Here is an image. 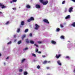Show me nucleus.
<instances>
[{"instance_id":"obj_44","label":"nucleus","mask_w":75,"mask_h":75,"mask_svg":"<svg viewBox=\"0 0 75 75\" xmlns=\"http://www.w3.org/2000/svg\"><path fill=\"white\" fill-rule=\"evenodd\" d=\"M13 37L14 38H16V35H14Z\"/></svg>"},{"instance_id":"obj_12","label":"nucleus","mask_w":75,"mask_h":75,"mask_svg":"<svg viewBox=\"0 0 75 75\" xmlns=\"http://www.w3.org/2000/svg\"><path fill=\"white\" fill-rule=\"evenodd\" d=\"M21 25H24V21H22L21 23Z\"/></svg>"},{"instance_id":"obj_51","label":"nucleus","mask_w":75,"mask_h":75,"mask_svg":"<svg viewBox=\"0 0 75 75\" xmlns=\"http://www.w3.org/2000/svg\"><path fill=\"white\" fill-rule=\"evenodd\" d=\"M0 14H2V12H0Z\"/></svg>"},{"instance_id":"obj_54","label":"nucleus","mask_w":75,"mask_h":75,"mask_svg":"<svg viewBox=\"0 0 75 75\" xmlns=\"http://www.w3.org/2000/svg\"><path fill=\"white\" fill-rule=\"evenodd\" d=\"M4 65H5V63H4Z\"/></svg>"},{"instance_id":"obj_27","label":"nucleus","mask_w":75,"mask_h":75,"mask_svg":"<svg viewBox=\"0 0 75 75\" xmlns=\"http://www.w3.org/2000/svg\"><path fill=\"white\" fill-rule=\"evenodd\" d=\"M60 27L61 28H62L63 27H64V26L62 24H61L60 25Z\"/></svg>"},{"instance_id":"obj_24","label":"nucleus","mask_w":75,"mask_h":75,"mask_svg":"<svg viewBox=\"0 0 75 75\" xmlns=\"http://www.w3.org/2000/svg\"><path fill=\"white\" fill-rule=\"evenodd\" d=\"M71 25H72L73 27H75V22L73 23V24H71Z\"/></svg>"},{"instance_id":"obj_15","label":"nucleus","mask_w":75,"mask_h":75,"mask_svg":"<svg viewBox=\"0 0 75 75\" xmlns=\"http://www.w3.org/2000/svg\"><path fill=\"white\" fill-rule=\"evenodd\" d=\"M60 38L61 39H63V40H64V39H65V37L64 36L62 35L61 36Z\"/></svg>"},{"instance_id":"obj_20","label":"nucleus","mask_w":75,"mask_h":75,"mask_svg":"<svg viewBox=\"0 0 75 75\" xmlns=\"http://www.w3.org/2000/svg\"><path fill=\"white\" fill-rule=\"evenodd\" d=\"M23 74L24 75H27V74H28V73L27 71H25L24 72Z\"/></svg>"},{"instance_id":"obj_33","label":"nucleus","mask_w":75,"mask_h":75,"mask_svg":"<svg viewBox=\"0 0 75 75\" xmlns=\"http://www.w3.org/2000/svg\"><path fill=\"white\" fill-rule=\"evenodd\" d=\"M38 49H36V52H38Z\"/></svg>"},{"instance_id":"obj_7","label":"nucleus","mask_w":75,"mask_h":75,"mask_svg":"<svg viewBox=\"0 0 75 75\" xmlns=\"http://www.w3.org/2000/svg\"><path fill=\"white\" fill-rule=\"evenodd\" d=\"M73 9V8L71 7L69 8V13H71L72 12V10Z\"/></svg>"},{"instance_id":"obj_45","label":"nucleus","mask_w":75,"mask_h":75,"mask_svg":"<svg viewBox=\"0 0 75 75\" xmlns=\"http://www.w3.org/2000/svg\"><path fill=\"white\" fill-rule=\"evenodd\" d=\"M39 54H41V52H38Z\"/></svg>"},{"instance_id":"obj_23","label":"nucleus","mask_w":75,"mask_h":75,"mask_svg":"<svg viewBox=\"0 0 75 75\" xmlns=\"http://www.w3.org/2000/svg\"><path fill=\"white\" fill-rule=\"evenodd\" d=\"M28 31V29H26L25 30V33H27Z\"/></svg>"},{"instance_id":"obj_30","label":"nucleus","mask_w":75,"mask_h":75,"mask_svg":"<svg viewBox=\"0 0 75 75\" xmlns=\"http://www.w3.org/2000/svg\"><path fill=\"white\" fill-rule=\"evenodd\" d=\"M32 55L33 56H34V57H36V55L34 53L32 54Z\"/></svg>"},{"instance_id":"obj_39","label":"nucleus","mask_w":75,"mask_h":75,"mask_svg":"<svg viewBox=\"0 0 75 75\" xmlns=\"http://www.w3.org/2000/svg\"><path fill=\"white\" fill-rule=\"evenodd\" d=\"M66 58H68V59H69V56H66Z\"/></svg>"},{"instance_id":"obj_3","label":"nucleus","mask_w":75,"mask_h":75,"mask_svg":"<svg viewBox=\"0 0 75 75\" xmlns=\"http://www.w3.org/2000/svg\"><path fill=\"white\" fill-rule=\"evenodd\" d=\"M1 6L2 8H6V6H4V5L2 4L1 3H0V7Z\"/></svg>"},{"instance_id":"obj_48","label":"nucleus","mask_w":75,"mask_h":75,"mask_svg":"<svg viewBox=\"0 0 75 75\" xmlns=\"http://www.w3.org/2000/svg\"><path fill=\"white\" fill-rule=\"evenodd\" d=\"M13 1H11L10 2V3H13Z\"/></svg>"},{"instance_id":"obj_26","label":"nucleus","mask_w":75,"mask_h":75,"mask_svg":"<svg viewBox=\"0 0 75 75\" xmlns=\"http://www.w3.org/2000/svg\"><path fill=\"white\" fill-rule=\"evenodd\" d=\"M20 28L18 29L17 30V33H19V32H20Z\"/></svg>"},{"instance_id":"obj_8","label":"nucleus","mask_w":75,"mask_h":75,"mask_svg":"<svg viewBox=\"0 0 75 75\" xmlns=\"http://www.w3.org/2000/svg\"><path fill=\"white\" fill-rule=\"evenodd\" d=\"M49 62H50V61L47 62L46 60H45L43 62V64H45L47 63H49Z\"/></svg>"},{"instance_id":"obj_13","label":"nucleus","mask_w":75,"mask_h":75,"mask_svg":"<svg viewBox=\"0 0 75 75\" xmlns=\"http://www.w3.org/2000/svg\"><path fill=\"white\" fill-rule=\"evenodd\" d=\"M26 7L28 8H31V6L29 5H27Z\"/></svg>"},{"instance_id":"obj_52","label":"nucleus","mask_w":75,"mask_h":75,"mask_svg":"<svg viewBox=\"0 0 75 75\" xmlns=\"http://www.w3.org/2000/svg\"><path fill=\"white\" fill-rule=\"evenodd\" d=\"M16 41H17V40H15L14 41V42H16Z\"/></svg>"},{"instance_id":"obj_18","label":"nucleus","mask_w":75,"mask_h":75,"mask_svg":"<svg viewBox=\"0 0 75 75\" xmlns=\"http://www.w3.org/2000/svg\"><path fill=\"white\" fill-rule=\"evenodd\" d=\"M30 44H33L34 43V42L32 40H30Z\"/></svg>"},{"instance_id":"obj_1","label":"nucleus","mask_w":75,"mask_h":75,"mask_svg":"<svg viewBox=\"0 0 75 75\" xmlns=\"http://www.w3.org/2000/svg\"><path fill=\"white\" fill-rule=\"evenodd\" d=\"M34 18L33 17H31L30 19L28 20V22H30L31 21H34Z\"/></svg>"},{"instance_id":"obj_43","label":"nucleus","mask_w":75,"mask_h":75,"mask_svg":"<svg viewBox=\"0 0 75 75\" xmlns=\"http://www.w3.org/2000/svg\"><path fill=\"white\" fill-rule=\"evenodd\" d=\"M47 69H50V67H47Z\"/></svg>"},{"instance_id":"obj_46","label":"nucleus","mask_w":75,"mask_h":75,"mask_svg":"<svg viewBox=\"0 0 75 75\" xmlns=\"http://www.w3.org/2000/svg\"><path fill=\"white\" fill-rule=\"evenodd\" d=\"M72 1H74V2H75V0H71Z\"/></svg>"},{"instance_id":"obj_16","label":"nucleus","mask_w":75,"mask_h":75,"mask_svg":"<svg viewBox=\"0 0 75 75\" xmlns=\"http://www.w3.org/2000/svg\"><path fill=\"white\" fill-rule=\"evenodd\" d=\"M28 49V48L27 47H26L25 48H24L23 49V51H25L26 50H27Z\"/></svg>"},{"instance_id":"obj_11","label":"nucleus","mask_w":75,"mask_h":75,"mask_svg":"<svg viewBox=\"0 0 75 75\" xmlns=\"http://www.w3.org/2000/svg\"><path fill=\"white\" fill-rule=\"evenodd\" d=\"M51 43H52L53 44H54V45H55V44H56V42L54 40H52L51 41Z\"/></svg>"},{"instance_id":"obj_31","label":"nucleus","mask_w":75,"mask_h":75,"mask_svg":"<svg viewBox=\"0 0 75 75\" xmlns=\"http://www.w3.org/2000/svg\"><path fill=\"white\" fill-rule=\"evenodd\" d=\"M25 59H23L22 60V62H21L23 63V62H24V61H25Z\"/></svg>"},{"instance_id":"obj_41","label":"nucleus","mask_w":75,"mask_h":75,"mask_svg":"<svg viewBox=\"0 0 75 75\" xmlns=\"http://www.w3.org/2000/svg\"><path fill=\"white\" fill-rule=\"evenodd\" d=\"M13 10H16V8H12Z\"/></svg>"},{"instance_id":"obj_4","label":"nucleus","mask_w":75,"mask_h":75,"mask_svg":"<svg viewBox=\"0 0 75 75\" xmlns=\"http://www.w3.org/2000/svg\"><path fill=\"white\" fill-rule=\"evenodd\" d=\"M61 54H59V55H57V54H56L55 56V57L56 58H57V59H58V58H59V57H61Z\"/></svg>"},{"instance_id":"obj_35","label":"nucleus","mask_w":75,"mask_h":75,"mask_svg":"<svg viewBox=\"0 0 75 75\" xmlns=\"http://www.w3.org/2000/svg\"><path fill=\"white\" fill-rule=\"evenodd\" d=\"M37 68H38V69H40V66L39 65H38L37 66Z\"/></svg>"},{"instance_id":"obj_17","label":"nucleus","mask_w":75,"mask_h":75,"mask_svg":"<svg viewBox=\"0 0 75 75\" xmlns=\"http://www.w3.org/2000/svg\"><path fill=\"white\" fill-rule=\"evenodd\" d=\"M26 42L28 44H29L30 43V42L29 41V40H28V39H26L25 40Z\"/></svg>"},{"instance_id":"obj_6","label":"nucleus","mask_w":75,"mask_h":75,"mask_svg":"<svg viewBox=\"0 0 75 75\" xmlns=\"http://www.w3.org/2000/svg\"><path fill=\"white\" fill-rule=\"evenodd\" d=\"M44 22H45V23H47V24H49V22H48V20L46 19H44L43 20Z\"/></svg>"},{"instance_id":"obj_53","label":"nucleus","mask_w":75,"mask_h":75,"mask_svg":"<svg viewBox=\"0 0 75 75\" xmlns=\"http://www.w3.org/2000/svg\"><path fill=\"white\" fill-rule=\"evenodd\" d=\"M67 11V10H65V12L66 11Z\"/></svg>"},{"instance_id":"obj_5","label":"nucleus","mask_w":75,"mask_h":75,"mask_svg":"<svg viewBox=\"0 0 75 75\" xmlns=\"http://www.w3.org/2000/svg\"><path fill=\"white\" fill-rule=\"evenodd\" d=\"M35 7L36 8H41L40 6L38 4H36Z\"/></svg>"},{"instance_id":"obj_10","label":"nucleus","mask_w":75,"mask_h":75,"mask_svg":"<svg viewBox=\"0 0 75 75\" xmlns=\"http://www.w3.org/2000/svg\"><path fill=\"white\" fill-rule=\"evenodd\" d=\"M57 63L59 65H60V66H61V65L62 64H61V62L60 61H59V60L58 61H57Z\"/></svg>"},{"instance_id":"obj_28","label":"nucleus","mask_w":75,"mask_h":75,"mask_svg":"<svg viewBox=\"0 0 75 75\" xmlns=\"http://www.w3.org/2000/svg\"><path fill=\"white\" fill-rule=\"evenodd\" d=\"M11 43V42L10 41V42H8L7 43V45H9V44H10Z\"/></svg>"},{"instance_id":"obj_47","label":"nucleus","mask_w":75,"mask_h":75,"mask_svg":"<svg viewBox=\"0 0 75 75\" xmlns=\"http://www.w3.org/2000/svg\"><path fill=\"white\" fill-rule=\"evenodd\" d=\"M9 58V57H7L6 58V59H8Z\"/></svg>"},{"instance_id":"obj_9","label":"nucleus","mask_w":75,"mask_h":75,"mask_svg":"<svg viewBox=\"0 0 75 75\" xmlns=\"http://www.w3.org/2000/svg\"><path fill=\"white\" fill-rule=\"evenodd\" d=\"M48 3V1H44L43 3L42 4L43 5H46V4H47Z\"/></svg>"},{"instance_id":"obj_2","label":"nucleus","mask_w":75,"mask_h":75,"mask_svg":"<svg viewBox=\"0 0 75 75\" xmlns=\"http://www.w3.org/2000/svg\"><path fill=\"white\" fill-rule=\"evenodd\" d=\"M35 30H38V28H40V26L38 25L37 24H35Z\"/></svg>"},{"instance_id":"obj_49","label":"nucleus","mask_w":75,"mask_h":75,"mask_svg":"<svg viewBox=\"0 0 75 75\" xmlns=\"http://www.w3.org/2000/svg\"><path fill=\"white\" fill-rule=\"evenodd\" d=\"M74 73H75V68H74Z\"/></svg>"},{"instance_id":"obj_34","label":"nucleus","mask_w":75,"mask_h":75,"mask_svg":"<svg viewBox=\"0 0 75 75\" xmlns=\"http://www.w3.org/2000/svg\"><path fill=\"white\" fill-rule=\"evenodd\" d=\"M17 0H12V1H13V2H17Z\"/></svg>"},{"instance_id":"obj_32","label":"nucleus","mask_w":75,"mask_h":75,"mask_svg":"<svg viewBox=\"0 0 75 75\" xmlns=\"http://www.w3.org/2000/svg\"><path fill=\"white\" fill-rule=\"evenodd\" d=\"M35 46H36V47H38V45H36L35 44H34Z\"/></svg>"},{"instance_id":"obj_40","label":"nucleus","mask_w":75,"mask_h":75,"mask_svg":"<svg viewBox=\"0 0 75 75\" xmlns=\"http://www.w3.org/2000/svg\"><path fill=\"white\" fill-rule=\"evenodd\" d=\"M38 44H41V43H42V42H41L38 41Z\"/></svg>"},{"instance_id":"obj_29","label":"nucleus","mask_w":75,"mask_h":75,"mask_svg":"<svg viewBox=\"0 0 75 75\" xmlns=\"http://www.w3.org/2000/svg\"><path fill=\"white\" fill-rule=\"evenodd\" d=\"M8 24H9V21H7L6 23L5 24L6 25H8Z\"/></svg>"},{"instance_id":"obj_50","label":"nucleus","mask_w":75,"mask_h":75,"mask_svg":"<svg viewBox=\"0 0 75 75\" xmlns=\"http://www.w3.org/2000/svg\"><path fill=\"white\" fill-rule=\"evenodd\" d=\"M1 54L0 53V57H1Z\"/></svg>"},{"instance_id":"obj_37","label":"nucleus","mask_w":75,"mask_h":75,"mask_svg":"<svg viewBox=\"0 0 75 75\" xmlns=\"http://www.w3.org/2000/svg\"><path fill=\"white\" fill-rule=\"evenodd\" d=\"M65 1H64L62 2V4H65Z\"/></svg>"},{"instance_id":"obj_36","label":"nucleus","mask_w":75,"mask_h":75,"mask_svg":"<svg viewBox=\"0 0 75 75\" xmlns=\"http://www.w3.org/2000/svg\"><path fill=\"white\" fill-rule=\"evenodd\" d=\"M19 72H22V71H23V70L21 69H20L19 70Z\"/></svg>"},{"instance_id":"obj_19","label":"nucleus","mask_w":75,"mask_h":75,"mask_svg":"<svg viewBox=\"0 0 75 75\" xmlns=\"http://www.w3.org/2000/svg\"><path fill=\"white\" fill-rule=\"evenodd\" d=\"M60 30V29H59V28H57L56 30V31H57V32H58Z\"/></svg>"},{"instance_id":"obj_21","label":"nucleus","mask_w":75,"mask_h":75,"mask_svg":"<svg viewBox=\"0 0 75 75\" xmlns=\"http://www.w3.org/2000/svg\"><path fill=\"white\" fill-rule=\"evenodd\" d=\"M25 35H24L22 36V40H23L24 38H25Z\"/></svg>"},{"instance_id":"obj_22","label":"nucleus","mask_w":75,"mask_h":75,"mask_svg":"<svg viewBox=\"0 0 75 75\" xmlns=\"http://www.w3.org/2000/svg\"><path fill=\"white\" fill-rule=\"evenodd\" d=\"M21 43V40H20L18 41V44H20Z\"/></svg>"},{"instance_id":"obj_42","label":"nucleus","mask_w":75,"mask_h":75,"mask_svg":"<svg viewBox=\"0 0 75 75\" xmlns=\"http://www.w3.org/2000/svg\"><path fill=\"white\" fill-rule=\"evenodd\" d=\"M42 57L43 58H45V57H46L45 55H42Z\"/></svg>"},{"instance_id":"obj_38","label":"nucleus","mask_w":75,"mask_h":75,"mask_svg":"<svg viewBox=\"0 0 75 75\" xmlns=\"http://www.w3.org/2000/svg\"><path fill=\"white\" fill-rule=\"evenodd\" d=\"M29 36L30 37H32V33H30V34H29Z\"/></svg>"},{"instance_id":"obj_25","label":"nucleus","mask_w":75,"mask_h":75,"mask_svg":"<svg viewBox=\"0 0 75 75\" xmlns=\"http://www.w3.org/2000/svg\"><path fill=\"white\" fill-rule=\"evenodd\" d=\"M40 3H42V4L44 2L43 0H40Z\"/></svg>"},{"instance_id":"obj_14","label":"nucleus","mask_w":75,"mask_h":75,"mask_svg":"<svg viewBox=\"0 0 75 75\" xmlns=\"http://www.w3.org/2000/svg\"><path fill=\"white\" fill-rule=\"evenodd\" d=\"M65 18L66 19H68V18H70V15H68Z\"/></svg>"},{"instance_id":"obj_55","label":"nucleus","mask_w":75,"mask_h":75,"mask_svg":"<svg viewBox=\"0 0 75 75\" xmlns=\"http://www.w3.org/2000/svg\"><path fill=\"white\" fill-rule=\"evenodd\" d=\"M19 8H20V7H19Z\"/></svg>"}]
</instances>
